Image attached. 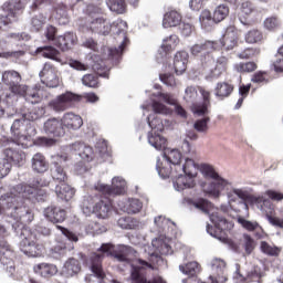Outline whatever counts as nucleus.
<instances>
[{"instance_id":"nucleus-1","label":"nucleus","mask_w":283,"mask_h":283,"mask_svg":"<svg viewBox=\"0 0 283 283\" xmlns=\"http://www.w3.org/2000/svg\"><path fill=\"white\" fill-rule=\"evenodd\" d=\"M11 218L15 221V223L12 224L15 233H19V229L21 231L20 250L22 253L29 258H41V255H43V244L39 243L36 232L25 228V224H30V222L34 220L32 210L25 206H14Z\"/></svg>"},{"instance_id":"nucleus-2","label":"nucleus","mask_w":283,"mask_h":283,"mask_svg":"<svg viewBox=\"0 0 283 283\" xmlns=\"http://www.w3.org/2000/svg\"><path fill=\"white\" fill-rule=\"evenodd\" d=\"M220 44L216 41H205L199 44L192 45L190 49L193 56L201 54V65L205 70V76L207 81H213L220 78L224 72H227V66L229 65V60L224 56H220L217 61L211 56V52L218 50Z\"/></svg>"},{"instance_id":"nucleus-3","label":"nucleus","mask_w":283,"mask_h":283,"mask_svg":"<svg viewBox=\"0 0 283 283\" xmlns=\"http://www.w3.org/2000/svg\"><path fill=\"white\" fill-rule=\"evenodd\" d=\"M30 120H39V114L34 112L23 114L22 118L14 119L11 125L12 143L23 148L28 147V140L32 136H36V128Z\"/></svg>"},{"instance_id":"nucleus-4","label":"nucleus","mask_w":283,"mask_h":283,"mask_svg":"<svg viewBox=\"0 0 283 283\" xmlns=\"http://www.w3.org/2000/svg\"><path fill=\"white\" fill-rule=\"evenodd\" d=\"M86 12L91 18L87 23L88 30L93 34H101L102 36H107L112 32V23L107 20L105 15V10L98 4H88L86 7Z\"/></svg>"},{"instance_id":"nucleus-5","label":"nucleus","mask_w":283,"mask_h":283,"mask_svg":"<svg viewBox=\"0 0 283 283\" xmlns=\"http://www.w3.org/2000/svg\"><path fill=\"white\" fill-rule=\"evenodd\" d=\"M36 193V188L25 184H19L11 188L10 192H7L0 197V216L10 209L13 205L23 202V199L30 198Z\"/></svg>"},{"instance_id":"nucleus-6","label":"nucleus","mask_w":283,"mask_h":283,"mask_svg":"<svg viewBox=\"0 0 283 283\" xmlns=\"http://www.w3.org/2000/svg\"><path fill=\"white\" fill-rule=\"evenodd\" d=\"M182 174L179 175L176 180H174V188L176 191H184V189H193L196 187V181L193 178L198 176V166H196V161L193 159H186L185 165L180 168Z\"/></svg>"},{"instance_id":"nucleus-7","label":"nucleus","mask_w":283,"mask_h":283,"mask_svg":"<svg viewBox=\"0 0 283 283\" xmlns=\"http://www.w3.org/2000/svg\"><path fill=\"white\" fill-rule=\"evenodd\" d=\"M111 32L117 36V41H119L118 48L108 49V55L111 59H120L125 46L127 45V23L125 20L117 19L111 24Z\"/></svg>"},{"instance_id":"nucleus-8","label":"nucleus","mask_w":283,"mask_h":283,"mask_svg":"<svg viewBox=\"0 0 283 283\" xmlns=\"http://www.w3.org/2000/svg\"><path fill=\"white\" fill-rule=\"evenodd\" d=\"M210 220L214 224V229L212 226L208 224L207 233L212 238H217L220 242H227V231H231V229H233V223L229 222L218 212H212L210 214Z\"/></svg>"},{"instance_id":"nucleus-9","label":"nucleus","mask_w":283,"mask_h":283,"mask_svg":"<svg viewBox=\"0 0 283 283\" xmlns=\"http://www.w3.org/2000/svg\"><path fill=\"white\" fill-rule=\"evenodd\" d=\"M147 120L151 129V132L148 133L149 145H151V147H155V149L157 150L165 149V145H167V139H165V137L158 134V132H163L165 129V125H163V120L158 118L156 114L148 116Z\"/></svg>"},{"instance_id":"nucleus-10","label":"nucleus","mask_w":283,"mask_h":283,"mask_svg":"<svg viewBox=\"0 0 283 283\" xmlns=\"http://www.w3.org/2000/svg\"><path fill=\"white\" fill-rule=\"evenodd\" d=\"M9 90L17 96H23L24 101L31 105H36L43 101V90L38 87L30 88L25 84L15 83Z\"/></svg>"},{"instance_id":"nucleus-11","label":"nucleus","mask_w":283,"mask_h":283,"mask_svg":"<svg viewBox=\"0 0 283 283\" xmlns=\"http://www.w3.org/2000/svg\"><path fill=\"white\" fill-rule=\"evenodd\" d=\"M145 269H151V264H149L145 260H137L132 263V282L133 283H167L163 276H154L151 280H147L145 277Z\"/></svg>"},{"instance_id":"nucleus-12","label":"nucleus","mask_w":283,"mask_h":283,"mask_svg":"<svg viewBox=\"0 0 283 283\" xmlns=\"http://www.w3.org/2000/svg\"><path fill=\"white\" fill-rule=\"evenodd\" d=\"M78 101H81L80 95H76L72 92H66L51 99L48 104V107L52 112H55L56 114H61V112H65L70 109V107H72L74 103H78Z\"/></svg>"},{"instance_id":"nucleus-13","label":"nucleus","mask_w":283,"mask_h":283,"mask_svg":"<svg viewBox=\"0 0 283 283\" xmlns=\"http://www.w3.org/2000/svg\"><path fill=\"white\" fill-rule=\"evenodd\" d=\"M251 202L266 216L270 224L283 229V218L271 216L273 213V203H271V200L264 199V197H252Z\"/></svg>"},{"instance_id":"nucleus-14","label":"nucleus","mask_w":283,"mask_h":283,"mask_svg":"<svg viewBox=\"0 0 283 283\" xmlns=\"http://www.w3.org/2000/svg\"><path fill=\"white\" fill-rule=\"evenodd\" d=\"M127 188V181L123 177H114L112 180V186L97 182L95 185V190L99 191L104 196H123Z\"/></svg>"},{"instance_id":"nucleus-15","label":"nucleus","mask_w":283,"mask_h":283,"mask_svg":"<svg viewBox=\"0 0 283 283\" xmlns=\"http://www.w3.org/2000/svg\"><path fill=\"white\" fill-rule=\"evenodd\" d=\"M144 252L154 260V258L158 259L160 255H171L174 250L171 249V245L163 239H154L151 245L144 247Z\"/></svg>"},{"instance_id":"nucleus-16","label":"nucleus","mask_w":283,"mask_h":283,"mask_svg":"<svg viewBox=\"0 0 283 283\" xmlns=\"http://www.w3.org/2000/svg\"><path fill=\"white\" fill-rule=\"evenodd\" d=\"M40 77L46 87H59V71L52 64H44Z\"/></svg>"},{"instance_id":"nucleus-17","label":"nucleus","mask_w":283,"mask_h":283,"mask_svg":"<svg viewBox=\"0 0 283 283\" xmlns=\"http://www.w3.org/2000/svg\"><path fill=\"white\" fill-rule=\"evenodd\" d=\"M53 166L51 167V176L53 180H57V182H65L67 180V175L65 170L59 163H67V156L63 155H54L52 156Z\"/></svg>"},{"instance_id":"nucleus-18","label":"nucleus","mask_w":283,"mask_h":283,"mask_svg":"<svg viewBox=\"0 0 283 283\" xmlns=\"http://www.w3.org/2000/svg\"><path fill=\"white\" fill-rule=\"evenodd\" d=\"M213 180L214 181L209 184L208 187L203 188V192H206V195L210 198H220V196H222V191L227 189L229 181L220 176H218V178H214Z\"/></svg>"},{"instance_id":"nucleus-19","label":"nucleus","mask_w":283,"mask_h":283,"mask_svg":"<svg viewBox=\"0 0 283 283\" xmlns=\"http://www.w3.org/2000/svg\"><path fill=\"white\" fill-rule=\"evenodd\" d=\"M213 180L214 181L209 184L208 187L203 188V192H206V195L210 198H220V196H222V191L227 189L229 181L220 176H218V178H214Z\"/></svg>"},{"instance_id":"nucleus-20","label":"nucleus","mask_w":283,"mask_h":283,"mask_svg":"<svg viewBox=\"0 0 283 283\" xmlns=\"http://www.w3.org/2000/svg\"><path fill=\"white\" fill-rule=\"evenodd\" d=\"M43 213L46 220H49V222H52L53 224L65 222V218H67L65 209H62L61 207L56 206L46 207Z\"/></svg>"},{"instance_id":"nucleus-21","label":"nucleus","mask_w":283,"mask_h":283,"mask_svg":"<svg viewBox=\"0 0 283 283\" xmlns=\"http://www.w3.org/2000/svg\"><path fill=\"white\" fill-rule=\"evenodd\" d=\"M43 130L49 136H55L56 138H61V136H65V128L63 127L62 119L61 120L56 118L48 119L44 123Z\"/></svg>"},{"instance_id":"nucleus-22","label":"nucleus","mask_w":283,"mask_h":283,"mask_svg":"<svg viewBox=\"0 0 283 283\" xmlns=\"http://www.w3.org/2000/svg\"><path fill=\"white\" fill-rule=\"evenodd\" d=\"M71 149L72 151H75V154H77V156H80V158H82V160H85L86 163L94 160V148L85 143H74L72 144Z\"/></svg>"},{"instance_id":"nucleus-23","label":"nucleus","mask_w":283,"mask_h":283,"mask_svg":"<svg viewBox=\"0 0 283 283\" xmlns=\"http://www.w3.org/2000/svg\"><path fill=\"white\" fill-rule=\"evenodd\" d=\"M103 258L105 255L93 253L90 258V269L97 280H105V270H103Z\"/></svg>"},{"instance_id":"nucleus-24","label":"nucleus","mask_w":283,"mask_h":283,"mask_svg":"<svg viewBox=\"0 0 283 283\" xmlns=\"http://www.w3.org/2000/svg\"><path fill=\"white\" fill-rule=\"evenodd\" d=\"M62 127L76 132L83 127V118L74 113H65L62 117Z\"/></svg>"},{"instance_id":"nucleus-25","label":"nucleus","mask_w":283,"mask_h":283,"mask_svg":"<svg viewBox=\"0 0 283 283\" xmlns=\"http://www.w3.org/2000/svg\"><path fill=\"white\" fill-rule=\"evenodd\" d=\"M200 94L203 98V103H197L191 105V112L197 114V116H205L209 112V98L211 96V93L205 88H200Z\"/></svg>"},{"instance_id":"nucleus-26","label":"nucleus","mask_w":283,"mask_h":283,"mask_svg":"<svg viewBox=\"0 0 283 283\" xmlns=\"http://www.w3.org/2000/svg\"><path fill=\"white\" fill-rule=\"evenodd\" d=\"M238 44V29L235 27H228L222 40L221 45L227 48V50H233L235 45Z\"/></svg>"},{"instance_id":"nucleus-27","label":"nucleus","mask_w":283,"mask_h":283,"mask_svg":"<svg viewBox=\"0 0 283 283\" xmlns=\"http://www.w3.org/2000/svg\"><path fill=\"white\" fill-rule=\"evenodd\" d=\"M118 209L124 213H140L143 201L138 199H128L118 202Z\"/></svg>"},{"instance_id":"nucleus-28","label":"nucleus","mask_w":283,"mask_h":283,"mask_svg":"<svg viewBox=\"0 0 283 283\" xmlns=\"http://www.w3.org/2000/svg\"><path fill=\"white\" fill-rule=\"evenodd\" d=\"M76 44V34L69 32L64 35H59L55 39V45L62 50V52H67L71 50L72 45Z\"/></svg>"},{"instance_id":"nucleus-29","label":"nucleus","mask_w":283,"mask_h":283,"mask_svg":"<svg viewBox=\"0 0 283 283\" xmlns=\"http://www.w3.org/2000/svg\"><path fill=\"white\" fill-rule=\"evenodd\" d=\"M31 167L36 174H45V171L50 169V164H48V160L43 154L36 153L31 159Z\"/></svg>"},{"instance_id":"nucleus-30","label":"nucleus","mask_w":283,"mask_h":283,"mask_svg":"<svg viewBox=\"0 0 283 283\" xmlns=\"http://www.w3.org/2000/svg\"><path fill=\"white\" fill-rule=\"evenodd\" d=\"M48 23V13L39 12L33 14L29 20L31 32H41Z\"/></svg>"},{"instance_id":"nucleus-31","label":"nucleus","mask_w":283,"mask_h":283,"mask_svg":"<svg viewBox=\"0 0 283 283\" xmlns=\"http://www.w3.org/2000/svg\"><path fill=\"white\" fill-rule=\"evenodd\" d=\"M6 160L12 165L21 167L25 163V154L21 150H14L12 148H7L4 150Z\"/></svg>"},{"instance_id":"nucleus-32","label":"nucleus","mask_w":283,"mask_h":283,"mask_svg":"<svg viewBox=\"0 0 283 283\" xmlns=\"http://www.w3.org/2000/svg\"><path fill=\"white\" fill-rule=\"evenodd\" d=\"M181 22L182 15L178 11L171 10L165 13L163 28H176V25H180Z\"/></svg>"},{"instance_id":"nucleus-33","label":"nucleus","mask_w":283,"mask_h":283,"mask_svg":"<svg viewBox=\"0 0 283 283\" xmlns=\"http://www.w3.org/2000/svg\"><path fill=\"white\" fill-rule=\"evenodd\" d=\"M62 273L65 277H74V275H78V273H81V262L76 259H69L64 263Z\"/></svg>"},{"instance_id":"nucleus-34","label":"nucleus","mask_w":283,"mask_h":283,"mask_svg":"<svg viewBox=\"0 0 283 283\" xmlns=\"http://www.w3.org/2000/svg\"><path fill=\"white\" fill-rule=\"evenodd\" d=\"M112 211V203L108 200H99L93 206V213H96L97 218L105 220L109 218Z\"/></svg>"},{"instance_id":"nucleus-35","label":"nucleus","mask_w":283,"mask_h":283,"mask_svg":"<svg viewBox=\"0 0 283 283\" xmlns=\"http://www.w3.org/2000/svg\"><path fill=\"white\" fill-rule=\"evenodd\" d=\"M33 271L42 277H52V275H56V273H59V269L56 268V265L50 263L36 264L34 265Z\"/></svg>"},{"instance_id":"nucleus-36","label":"nucleus","mask_w":283,"mask_h":283,"mask_svg":"<svg viewBox=\"0 0 283 283\" xmlns=\"http://www.w3.org/2000/svg\"><path fill=\"white\" fill-rule=\"evenodd\" d=\"M189 54L185 51L178 52L175 55L174 67L176 74H182L187 70Z\"/></svg>"},{"instance_id":"nucleus-37","label":"nucleus","mask_w":283,"mask_h":283,"mask_svg":"<svg viewBox=\"0 0 283 283\" xmlns=\"http://www.w3.org/2000/svg\"><path fill=\"white\" fill-rule=\"evenodd\" d=\"M55 193L57 198L67 202L74 198L75 191L72 187H70V185L65 184L64 181L60 186L55 187Z\"/></svg>"},{"instance_id":"nucleus-38","label":"nucleus","mask_w":283,"mask_h":283,"mask_svg":"<svg viewBox=\"0 0 283 283\" xmlns=\"http://www.w3.org/2000/svg\"><path fill=\"white\" fill-rule=\"evenodd\" d=\"M180 43V40L178 39V35H170L166 38L161 44V50L159 51V54H161V57L167 56V52H171V50H176V46Z\"/></svg>"},{"instance_id":"nucleus-39","label":"nucleus","mask_w":283,"mask_h":283,"mask_svg":"<svg viewBox=\"0 0 283 283\" xmlns=\"http://www.w3.org/2000/svg\"><path fill=\"white\" fill-rule=\"evenodd\" d=\"M21 74L14 70L4 71L2 73V83H4V85H8L9 88L15 85V83H21Z\"/></svg>"},{"instance_id":"nucleus-40","label":"nucleus","mask_w":283,"mask_h":283,"mask_svg":"<svg viewBox=\"0 0 283 283\" xmlns=\"http://www.w3.org/2000/svg\"><path fill=\"white\" fill-rule=\"evenodd\" d=\"M232 92H233V85L227 82L217 83V86L214 88V95L218 98H221V101L224 98H228V96H231Z\"/></svg>"},{"instance_id":"nucleus-41","label":"nucleus","mask_w":283,"mask_h":283,"mask_svg":"<svg viewBox=\"0 0 283 283\" xmlns=\"http://www.w3.org/2000/svg\"><path fill=\"white\" fill-rule=\"evenodd\" d=\"M260 249L261 252L264 253V255H269L270 258H279L280 254L282 253L281 247L270 244L266 241H261Z\"/></svg>"},{"instance_id":"nucleus-42","label":"nucleus","mask_w":283,"mask_h":283,"mask_svg":"<svg viewBox=\"0 0 283 283\" xmlns=\"http://www.w3.org/2000/svg\"><path fill=\"white\" fill-rule=\"evenodd\" d=\"M165 158L167 163L174 165L175 169H180V160H182V154L178 149H168L165 151Z\"/></svg>"},{"instance_id":"nucleus-43","label":"nucleus","mask_w":283,"mask_h":283,"mask_svg":"<svg viewBox=\"0 0 283 283\" xmlns=\"http://www.w3.org/2000/svg\"><path fill=\"white\" fill-rule=\"evenodd\" d=\"M35 53L40 54L44 59H51L53 61H61L59 59V50L54 49V46H40L36 49Z\"/></svg>"},{"instance_id":"nucleus-44","label":"nucleus","mask_w":283,"mask_h":283,"mask_svg":"<svg viewBox=\"0 0 283 283\" xmlns=\"http://www.w3.org/2000/svg\"><path fill=\"white\" fill-rule=\"evenodd\" d=\"M106 6L112 12H116L117 14H125L127 10L125 0H106Z\"/></svg>"},{"instance_id":"nucleus-45","label":"nucleus","mask_w":283,"mask_h":283,"mask_svg":"<svg viewBox=\"0 0 283 283\" xmlns=\"http://www.w3.org/2000/svg\"><path fill=\"white\" fill-rule=\"evenodd\" d=\"M253 10V3L245 1L241 4V11L239 13V20L243 25H249V21L247 20V17L251 15Z\"/></svg>"},{"instance_id":"nucleus-46","label":"nucleus","mask_w":283,"mask_h":283,"mask_svg":"<svg viewBox=\"0 0 283 283\" xmlns=\"http://www.w3.org/2000/svg\"><path fill=\"white\" fill-rule=\"evenodd\" d=\"M199 22L201 23V28L205 30H210L211 27L216 23L213 17H211V11L203 10L199 17Z\"/></svg>"},{"instance_id":"nucleus-47","label":"nucleus","mask_w":283,"mask_h":283,"mask_svg":"<svg viewBox=\"0 0 283 283\" xmlns=\"http://www.w3.org/2000/svg\"><path fill=\"white\" fill-rule=\"evenodd\" d=\"M179 271H181V273H184L185 275H190L191 277L193 275H198V273L200 272V264H198V262H190L186 265H180L179 266Z\"/></svg>"},{"instance_id":"nucleus-48","label":"nucleus","mask_w":283,"mask_h":283,"mask_svg":"<svg viewBox=\"0 0 283 283\" xmlns=\"http://www.w3.org/2000/svg\"><path fill=\"white\" fill-rule=\"evenodd\" d=\"M227 196H228V202L231 207V203L237 202L238 198H240V200H247L249 195L247 193V191L242 189H232L227 193Z\"/></svg>"},{"instance_id":"nucleus-49","label":"nucleus","mask_w":283,"mask_h":283,"mask_svg":"<svg viewBox=\"0 0 283 283\" xmlns=\"http://www.w3.org/2000/svg\"><path fill=\"white\" fill-rule=\"evenodd\" d=\"M229 17V7L224 4H220L214 9L213 20L214 23H220V21H224Z\"/></svg>"},{"instance_id":"nucleus-50","label":"nucleus","mask_w":283,"mask_h":283,"mask_svg":"<svg viewBox=\"0 0 283 283\" xmlns=\"http://www.w3.org/2000/svg\"><path fill=\"white\" fill-rule=\"evenodd\" d=\"M192 207L195 209H198L199 211H202V213H211V209H213V203L207 199H199L195 202H192Z\"/></svg>"},{"instance_id":"nucleus-51","label":"nucleus","mask_w":283,"mask_h":283,"mask_svg":"<svg viewBox=\"0 0 283 283\" xmlns=\"http://www.w3.org/2000/svg\"><path fill=\"white\" fill-rule=\"evenodd\" d=\"M117 224L120 229H136L139 222L133 217H122L118 219Z\"/></svg>"},{"instance_id":"nucleus-52","label":"nucleus","mask_w":283,"mask_h":283,"mask_svg":"<svg viewBox=\"0 0 283 283\" xmlns=\"http://www.w3.org/2000/svg\"><path fill=\"white\" fill-rule=\"evenodd\" d=\"M154 223L156 224V227H158L159 233H167V229H169L171 224H176L164 216L156 217Z\"/></svg>"},{"instance_id":"nucleus-53","label":"nucleus","mask_w":283,"mask_h":283,"mask_svg":"<svg viewBox=\"0 0 283 283\" xmlns=\"http://www.w3.org/2000/svg\"><path fill=\"white\" fill-rule=\"evenodd\" d=\"M17 21H19V12H13L9 8L8 12L0 15V23H3L4 27L17 23Z\"/></svg>"},{"instance_id":"nucleus-54","label":"nucleus","mask_w":283,"mask_h":283,"mask_svg":"<svg viewBox=\"0 0 283 283\" xmlns=\"http://www.w3.org/2000/svg\"><path fill=\"white\" fill-rule=\"evenodd\" d=\"M107 228L105 226H101L98 222L91 221L86 226V233H91L92 235H98L101 233H105Z\"/></svg>"},{"instance_id":"nucleus-55","label":"nucleus","mask_w":283,"mask_h":283,"mask_svg":"<svg viewBox=\"0 0 283 283\" xmlns=\"http://www.w3.org/2000/svg\"><path fill=\"white\" fill-rule=\"evenodd\" d=\"M28 1L30 0H10L9 10L11 12H18V17H19V14H21L25 9Z\"/></svg>"},{"instance_id":"nucleus-56","label":"nucleus","mask_w":283,"mask_h":283,"mask_svg":"<svg viewBox=\"0 0 283 283\" xmlns=\"http://www.w3.org/2000/svg\"><path fill=\"white\" fill-rule=\"evenodd\" d=\"M55 19L59 21L60 25H66L70 23V15H67V8L60 7L55 10Z\"/></svg>"},{"instance_id":"nucleus-57","label":"nucleus","mask_w":283,"mask_h":283,"mask_svg":"<svg viewBox=\"0 0 283 283\" xmlns=\"http://www.w3.org/2000/svg\"><path fill=\"white\" fill-rule=\"evenodd\" d=\"M242 245L244 247L247 255H251L255 249V240L249 234H243Z\"/></svg>"},{"instance_id":"nucleus-58","label":"nucleus","mask_w":283,"mask_h":283,"mask_svg":"<svg viewBox=\"0 0 283 283\" xmlns=\"http://www.w3.org/2000/svg\"><path fill=\"white\" fill-rule=\"evenodd\" d=\"M238 222L247 231H256V229H261L260 223H258V221H249L242 217H239Z\"/></svg>"},{"instance_id":"nucleus-59","label":"nucleus","mask_w":283,"mask_h":283,"mask_svg":"<svg viewBox=\"0 0 283 283\" xmlns=\"http://www.w3.org/2000/svg\"><path fill=\"white\" fill-rule=\"evenodd\" d=\"M196 98H198V91L193 86H188L185 91L184 101H186V103H192V105H195Z\"/></svg>"},{"instance_id":"nucleus-60","label":"nucleus","mask_w":283,"mask_h":283,"mask_svg":"<svg viewBox=\"0 0 283 283\" xmlns=\"http://www.w3.org/2000/svg\"><path fill=\"white\" fill-rule=\"evenodd\" d=\"M234 70L237 72H255V70H258V64L254 62L239 63L234 65Z\"/></svg>"},{"instance_id":"nucleus-61","label":"nucleus","mask_w":283,"mask_h":283,"mask_svg":"<svg viewBox=\"0 0 283 283\" xmlns=\"http://www.w3.org/2000/svg\"><path fill=\"white\" fill-rule=\"evenodd\" d=\"M249 280H253L254 282H260L261 277H264V273H262V269L258 265H254L247 274Z\"/></svg>"},{"instance_id":"nucleus-62","label":"nucleus","mask_w":283,"mask_h":283,"mask_svg":"<svg viewBox=\"0 0 283 283\" xmlns=\"http://www.w3.org/2000/svg\"><path fill=\"white\" fill-rule=\"evenodd\" d=\"M201 174L202 176H205V178H211L212 180H214L216 178H218V172H216V169H213V166L211 165H207L203 164L201 166Z\"/></svg>"},{"instance_id":"nucleus-63","label":"nucleus","mask_w":283,"mask_h":283,"mask_svg":"<svg viewBox=\"0 0 283 283\" xmlns=\"http://www.w3.org/2000/svg\"><path fill=\"white\" fill-rule=\"evenodd\" d=\"M82 83L86 87H97L98 85V77L94 74H86L82 77Z\"/></svg>"},{"instance_id":"nucleus-64","label":"nucleus","mask_w":283,"mask_h":283,"mask_svg":"<svg viewBox=\"0 0 283 283\" xmlns=\"http://www.w3.org/2000/svg\"><path fill=\"white\" fill-rule=\"evenodd\" d=\"M262 40V32L259 30H251L245 35L247 43H258Z\"/></svg>"}]
</instances>
